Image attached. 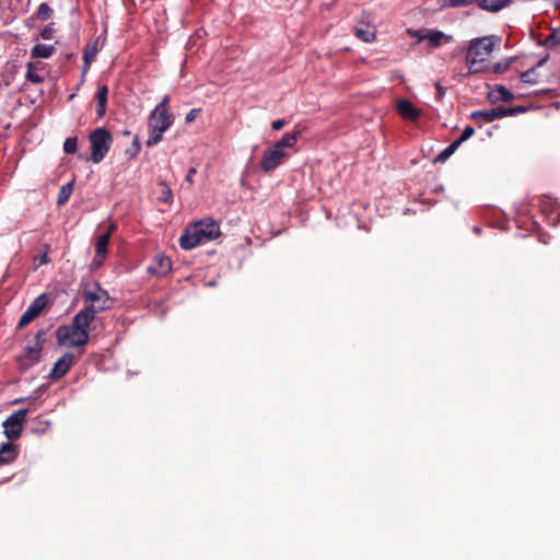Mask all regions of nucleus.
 I'll list each match as a JSON object with an SVG mask.
<instances>
[{"label": "nucleus", "instance_id": "nucleus-1", "mask_svg": "<svg viewBox=\"0 0 560 560\" xmlns=\"http://www.w3.org/2000/svg\"><path fill=\"white\" fill-rule=\"evenodd\" d=\"M93 322V311H80L78 312L71 325L69 326H60L56 336L61 345H67L70 347H83L89 342V332L88 328Z\"/></svg>", "mask_w": 560, "mask_h": 560}, {"label": "nucleus", "instance_id": "nucleus-2", "mask_svg": "<svg viewBox=\"0 0 560 560\" xmlns=\"http://www.w3.org/2000/svg\"><path fill=\"white\" fill-rule=\"evenodd\" d=\"M220 234L219 224L212 219H205L185 229L179 237V245L183 249L190 250L215 240Z\"/></svg>", "mask_w": 560, "mask_h": 560}, {"label": "nucleus", "instance_id": "nucleus-3", "mask_svg": "<svg viewBox=\"0 0 560 560\" xmlns=\"http://www.w3.org/2000/svg\"><path fill=\"white\" fill-rule=\"evenodd\" d=\"M170 96H164L162 102L152 110L149 121V138L147 140L148 147H153L162 140V135L165 132L174 121L173 115L168 109Z\"/></svg>", "mask_w": 560, "mask_h": 560}, {"label": "nucleus", "instance_id": "nucleus-4", "mask_svg": "<svg viewBox=\"0 0 560 560\" xmlns=\"http://www.w3.org/2000/svg\"><path fill=\"white\" fill-rule=\"evenodd\" d=\"M494 45V37L476 38L470 42L466 55L469 73H478L482 70L481 63L489 58Z\"/></svg>", "mask_w": 560, "mask_h": 560}, {"label": "nucleus", "instance_id": "nucleus-5", "mask_svg": "<svg viewBox=\"0 0 560 560\" xmlns=\"http://www.w3.org/2000/svg\"><path fill=\"white\" fill-rule=\"evenodd\" d=\"M91 145V161L95 164L101 163L109 152L114 138L112 132L105 127H98L89 135Z\"/></svg>", "mask_w": 560, "mask_h": 560}, {"label": "nucleus", "instance_id": "nucleus-6", "mask_svg": "<svg viewBox=\"0 0 560 560\" xmlns=\"http://www.w3.org/2000/svg\"><path fill=\"white\" fill-rule=\"evenodd\" d=\"M83 300L86 304L81 311H93V319L96 314L110 308L109 295L106 290L102 289L98 282L92 287L86 285L83 290Z\"/></svg>", "mask_w": 560, "mask_h": 560}, {"label": "nucleus", "instance_id": "nucleus-7", "mask_svg": "<svg viewBox=\"0 0 560 560\" xmlns=\"http://www.w3.org/2000/svg\"><path fill=\"white\" fill-rule=\"evenodd\" d=\"M44 343V332L38 331L35 336L34 345L27 346L23 353L16 358L19 370L24 373L40 360Z\"/></svg>", "mask_w": 560, "mask_h": 560}, {"label": "nucleus", "instance_id": "nucleus-8", "mask_svg": "<svg viewBox=\"0 0 560 560\" xmlns=\"http://www.w3.org/2000/svg\"><path fill=\"white\" fill-rule=\"evenodd\" d=\"M27 412V409L16 410L3 421L4 434L9 440H18L21 436Z\"/></svg>", "mask_w": 560, "mask_h": 560}, {"label": "nucleus", "instance_id": "nucleus-9", "mask_svg": "<svg viewBox=\"0 0 560 560\" xmlns=\"http://www.w3.org/2000/svg\"><path fill=\"white\" fill-rule=\"evenodd\" d=\"M288 158V152L281 151L272 144L271 147L267 148L262 154L259 164L260 170L265 173H271L278 166H280Z\"/></svg>", "mask_w": 560, "mask_h": 560}, {"label": "nucleus", "instance_id": "nucleus-10", "mask_svg": "<svg viewBox=\"0 0 560 560\" xmlns=\"http://www.w3.org/2000/svg\"><path fill=\"white\" fill-rule=\"evenodd\" d=\"M49 298L46 293H42L38 295L26 308L19 320V327H26L30 323H32L43 310L48 305Z\"/></svg>", "mask_w": 560, "mask_h": 560}, {"label": "nucleus", "instance_id": "nucleus-11", "mask_svg": "<svg viewBox=\"0 0 560 560\" xmlns=\"http://www.w3.org/2000/svg\"><path fill=\"white\" fill-rule=\"evenodd\" d=\"M75 362V358L73 353L67 352L65 353L54 365L52 370L49 373V377L51 380H59L63 377L68 371L72 368Z\"/></svg>", "mask_w": 560, "mask_h": 560}, {"label": "nucleus", "instance_id": "nucleus-12", "mask_svg": "<svg viewBox=\"0 0 560 560\" xmlns=\"http://www.w3.org/2000/svg\"><path fill=\"white\" fill-rule=\"evenodd\" d=\"M172 270V261L168 256L160 253L153 257L152 262L148 267L151 275L159 277L166 276Z\"/></svg>", "mask_w": 560, "mask_h": 560}, {"label": "nucleus", "instance_id": "nucleus-13", "mask_svg": "<svg viewBox=\"0 0 560 560\" xmlns=\"http://www.w3.org/2000/svg\"><path fill=\"white\" fill-rule=\"evenodd\" d=\"M504 112L502 106L483 109V110H476L470 114V118L475 120L479 126L483 122H491L497 119H501L504 117Z\"/></svg>", "mask_w": 560, "mask_h": 560}, {"label": "nucleus", "instance_id": "nucleus-14", "mask_svg": "<svg viewBox=\"0 0 560 560\" xmlns=\"http://www.w3.org/2000/svg\"><path fill=\"white\" fill-rule=\"evenodd\" d=\"M113 229L114 226L110 225L106 233H103L97 237V242L95 244V257L93 261L95 265H102L105 259Z\"/></svg>", "mask_w": 560, "mask_h": 560}, {"label": "nucleus", "instance_id": "nucleus-15", "mask_svg": "<svg viewBox=\"0 0 560 560\" xmlns=\"http://www.w3.org/2000/svg\"><path fill=\"white\" fill-rule=\"evenodd\" d=\"M108 88L105 84L98 85L97 91L94 95L96 103V114L98 118H102L106 114L107 108Z\"/></svg>", "mask_w": 560, "mask_h": 560}, {"label": "nucleus", "instance_id": "nucleus-16", "mask_svg": "<svg viewBox=\"0 0 560 560\" xmlns=\"http://www.w3.org/2000/svg\"><path fill=\"white\" fill-rule=\"evenodd\" d=\"M397 110L405 119L415 121L420 116V110L408 100H400L397 104Z\"/></svg>", "mask_w": 560, "mask_h": 560}, {"label": "nucleus", "instance_id": "nucleus-17", "mask_svg": "<svg viewBox=\"0 0 560 560\" xmlns=\"http://www.w3.org/2000/svg\"><path fill=\"white\" fill-rule=\"evenodd\" d=\"M491 102H512L514 100L513 93H511L504 85L498 84L489 93Z\"/></svg>", "mask_w": 560, "mask_h": 560}, {"label": "nucleus", "instance_id": "nucleus-18", "mask_svg": "<svg viewBox=\"0 0 560 560\" xmlns=\"http://www.w3.org/2000/svg\"><path fill=\"white\" fill-rule=\"evenodd\" d=\"M18 451L12 443H4L0 448V465H7L15 460Z\"/></svg>", "mask_w": 560, "mask_h": 560}, {"label": "nucleus", "instance_id": "nucleus-19", "mask_svg": "<svg viewBox=\"0 0 560 560\" xmlns=\"http://www.w3.org/2000/svg\"><path fill=\"white\" fill-rule=\"evenodd\" d=\"M300 135V130L285 133L279 141L275 142L273 145L281 151H285L287 148H293L296 144Z\"/></svg>", "mask_w": 560, "mask_h": 560}, {"label": "nucleus", "instance_id": "nucleus-20", "mask_svg": "<svg viewBox=\"0 0 560 560\" xmlns=\"http://www.w3.org/2000/svg\"><path fill=\"white\" fill-rule=\"evenodd\" d=\"M511 0H479V8L488 12H499L504 9Z\"/></svg>", "mask_w": 560, "mask_h": 560}, {"label": "nucleus", "instance_id": "nucleus-21", "mask_svg": "<svg viewBox=\"0 0 560 560\" xmlns=\"http://www.w3.org/2000/svg\"><path fill=\"white\" fill-rule=\"evenodd\" d=\"M52 45L36 44L31 50L32 58H49L55 52Z\"/></svg>", "mask_w": 560, "mask_h": 560}, {"label": "nucleus", "instance_id": "nucleus-22", "mask_svg": "<svg viewBox=\"0 0 560 560\" xmlns=\"http://www.w3.org/2000/svg\"><path fill=\"white\" fill-rule=\"evenodd\" d=\"M441 8H460L474 3L479 5V0H438Z\"/></svg>", "mask_w": 560, "mask_h": 560}, {"label": "nucleus", "instance_id": "nucleus-23", "mask_svg": "<svg viewBox=\"0 0 560 560\" xmlns=\"http://www.w3.org/2000/svg\"><path fill=\"white\" fill-rule=\"evenodd\" d=\"M72 192H73V182H70V183L61 186V188L58 192V197H57V205L63 206L65 203H67L70 196L72 195Z\"/></svg>", "mask_w": 560, "mask_h": 560}, {"label": "nucleus", "instance_id": "nucleus-24", "mask_svg": "<svg viewBox=\"0 0 560 560\" xmlns=\"http://www.w3.org/2000/svg\"><path fill=\"white\" fill-rule=\"evenodd\" d=\"M38 66L33 62H28L27 65V72H26V79L35 84H39L44 82V77L38 73Z\"/></svg>", "mask_w": 560, "mask_h": 560}, {"label": "nucleus", "instance_id": "nucleus-25", "mask_svg": "<svg viewBox=\"0 0 560 560\" xmlns=\"http://www.w3.org/2000/svg\"><path fill=\"white\" fill-rule=\"evenodd\" d=\"M458 142L453 141L435 156L434 163H444L458 149Z\"/></svg>", "mask_w": 560, "mask_h": 560}, {"label": "nucleus", "instance_id": "nucleus-26", "mask_svg": "<svg viewBox=\"0 0 560 560\" xmlns=\"http://www.w3.org/2000/svg\"><path fill=\"white\" fill-rule=\"evenodd\" d=\"M354 34L358 38L362 39L365 43H370L375 38V31L370 30L369 26L365 28L355 27Z\"/></svg>", "mask_w": 560, "mask_h": 560}, {"label": "nucleus", "instance_id": "nucleus-27", "mask_svg": "<svg viewBox=\"0 0 560 560\" xmlns=\"http://www.w3.org/2000/svg\"><path fill=\"white\" fill-rule=\"evenodd\" d=\"M444 34L441 31H432L427 36H419V39L428 38L432 47H439Z\"/></svg>", "mask_w": 560, "mask_h": 560}, {"label": "nucleus", "instance_id": "nucleus-28", "mask_svg": "<svg viewBox=\"0 0 560 560\" xmlns=\"http://www.w3.org/2000/svg\"><path fill=\"white\" fill-rule=\"evenodd\" d=\"M52 9L47 3H40L36 11V19L47 21L52 15Z\"/></svg>", "mask_w": 560, "mask_h": 560}, {"label": "nucleus", "instance_id": "nucleus-29", "mask_svg": "<svg viewBox=\"0 0 560 560\" xmlns=\"http://www.w3.org/2000/svg\"><path fill=\"white\" fill-rule=\"evenodd\" d=\"M98 49L96 46H88L84 50L83 59L85 67H90L91 62L95 59Z\"/></svg>", "mask_w": 560, "mask_h": 560}, {"label": "nucleus", "instance_id": "nucleus-30", "mask_svg": "<svg viewBox=\"0 0 560 560\" xmlns=\"http://www.w3.org/2000/svg\"><path fill=\"white\" fill-rule=\"evenodd\" d=\"M521 80L527 84H536L538 82L535 68H530L527 71L521 73Z\"/></svg>", "mask_w": 560, "mask_h": 560}, {"label": "nucleus", "instance_id": "nucleus-31", "mask_svg": "<svg viewBox=\"0 0 560 560\" xmlns=\"http://www.w3.org/2000/svg\"><path fill=\"white\" fill-rule=\"evenodd\" d=\"M78 149V139L77 137H69L63 142V151L68 154L75 153Z\"/></svg>", "mask_w": 560, "mask_h": 560}, {"label": "nucleus", "instance_id": "nucleus-32", "mask_svg": "<svg viewBox=\"0 0 560 560\" xmlns=\"http://www.w3.org/2000/svg\"><path fill=\"white\" fill-rule=\"evenodd\" d=\"M159 200L164 203H168L172 200V190L165 184L161 185V192L159 196Z\"/></svg>", "mask_w": 560, "mask_h": 560}, {"label": "nucleus", "instance_id": "nucleus-33", "mask_svg": "<svg viewBox=\"0 0 560 560\" xmlns=\"http://www.w3.org/2000/svg\"><path fill=\"white\" fill-rule=\"evenodd\" d=\"M141 145L138 137H135L131 145L126 150V154L130 158H136L140 152Z\"/></svg>", "mask_w": 560, "mask_h": 560}, {"label": "nucleus", "instance_id": "nucleus-34", "mask_svg": "<svg viewBox=\"0 0 560 560\" xmlns=\"http://www.w3.org/2000/svg\"><path fill=\"white\" fill-rule=\"evenodd\" d=\"M474 133L475 129L471 126H467L463 130L460 137L457 140H455V142H458V145H460L464 141L468 140Z\"/></svg>", "mask_w": 560, "mask_h": 560}, {"label": "nucleus", "instance_id": "nucleus-35", "mask_svg": "<svg viewBox=\"0 0 560 560\" xmlns=\"http://www.w3.org/2000/svg\"><path fill=\"white\" fill-rule=\"evenodd\" d=\"M504 117L505 116H513L516 114L525 113L526 108L524 106H514V107H503Z\"/></svg>", "mask_w": 560, "mask_h": 560}, {"label": "nucleus", "instance_id": "nucleus-36", "mask_svg": "<svg viewBox=\"0 0 560 560\" xmlns=\"http://www.w3.org/2000/svg\"><path fill=\"white\" fill-rule=\"evenodd\" d=\"M54 28L52 25H47L44 27V30L40 32V37L43 39H51L54 37Z\"/></svg>", "mask_w": 560, "mask_h": 560}, {"label": "nucleus", "instance_id": "nucleus-37", "mask_svg": "<svg viewBox=\"0 0 560 560\" xmlns=\"http://www.w3.org/2000/svg\"><path fill=\"white\" fill-rule=\"evenodd\" d=\"M199 112H200V109H197V108L190 109L188 112V114L186 115V117H185V121L188 122V124L192 122L196 119V117L199 114Z\"/></svg>", "mask_w": 560, "mask_h": 560}, {"label": "nucleus", "instance_id": "nucleus-38", "mask_svg": "<svg viewBox=\"0 0 560 560\" xmlns=\"http://www.w3.org/2000/svg\"><path fill=\"white\" fill-rule=\"evenodd\" d=\"M285 125V120L284 119H278V120H275L272 121V129L275 130H281Z\"/></svg>", "mask_w": 560, "mask_h": 560}, {"label": "nucleus", "instance_id": "nucleus-39", "mask_svg": "<svg viewBox=\"0 0 560 560\" xmlns=\"http://www.w3.org/2000/svg\"><path fill=\"white\" fill-rule=\"evenodd\" d=\"M435 88H436V98L441 100L445 94V90L439 82L435 84Z\"/></svg>", "mask_w": 560, "mask_h": 560}, {"label": "nucleus", "instance_id": "nucleus-40", "mask_svg": "<svg viewBox=\"0 0 560 560\" xmlns=\"http://www.w3.org/2000/svg\"><path fill=\"white\" fill-rule=\"evenodd\" d=\"M196 174V170L194 167L189 168L186 180L192 183V176Z\"/></svg>", "mask_w": 560, "mask_h": 560}, {"label": "nucleus", "instance_id": "nucleus-41", "mask_svg": "<svg viewBox=\"0 0 560 560\" xmlns=\"http://www.w3.org/2000/svg\"><path fill=\"white\" fill-rule=\"evenodd\" d=\"M506 69H508V65L502 66V65H500V63H497V65H495V67H494V71H495V72H503V71H505Z\"/></svg>", "mask_w": 560, "mask_h": 560}, {"label": "nucleus", "instance_id": "nucleus-42", "mask_svg": "<svg viewBox=\"0 0 560 560\" xmlns=\"http://www.w3.org/2000/svg\"><path fill=\"white\" fill-rule=\"evenodd\" d=\"M40 262L42 264L47 262V255L46 254L40 258Z\"/></svg>", "mask_w": 560, "mask_h": 560}, {"label": "nucleus", "instance_id": "nucleus-43", "mask_svg": "<svg viewBox=\"0 0 560 560\" xmlns=\"http://www.w3.org/2000/svg\"><path fill=\"white\" fill-rule=\"evenodd\" d=\"M474 231H475L476 233H479V232H480V229H479V228H475V229H474Z\"/></svg>", "mask_w": 560, "mask_h": 560}]
</instances>
